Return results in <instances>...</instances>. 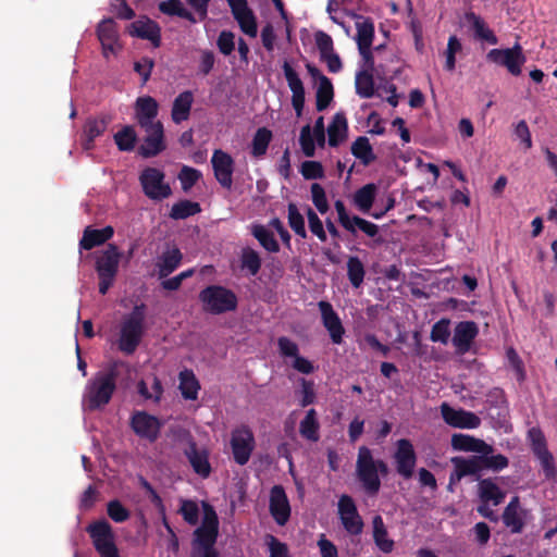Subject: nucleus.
<instances>
[{
	"mask_svg": "<svg viewBox=\"0 0 557 557\" xmlns=\"http://www.w3.org/2000/svg\"><path fill=\"white\" fill-rule=\"evenodd\" d=\"M123 364H125L123 361H112L104 370L98 371L88 381L84 394V403L88 410L101 409L110 403L116 389V380L120 374L119 367Z\"/></svg>",
	"mask_w": 557,
	"mask_h": 557,
	"instance_id": "nucleus-1",
	"label": "nucleus"
},
{
	"mask_svg": "<svg viewBox=\"0 0 557 557\" xmlns=\"http://www.w3.org/2000/svg\"><path fill=\"white\" fill-rule=\"evenodd\" d=\"M146 305H136L121 324L117 348L125 355L136 351L145 332Z\"/></svg>",
	"mask_w": 557,
	"mask_h": 557,
	"instance_id": "nucleus-2",
	"label": "nucleus"
},
{
	"mask_svg": "<svg viewBox=\"0 0 557 557\" xmlns=\"http://www.w3.org/2000/svg\"><path fill=\"white\" fill-rule=\"evenodd\" d=\"M199 300L206 312L222 314L236 310L238 298L236 294L222 285H209L199 293Z\"/></svg>",
	"mask_w": 557,
	"mask_h": 557,
	"instance_id": "nucleus-3",
	"label": "nucleus"
},
{
	"mask_svg": "<svg viewBox=\"0 0 557 557\" xmlns=\"http://www.w3.org/2000/svg\"><path fill=\"white\" fill-rule=\"evenodd\" d=\"M203 517L200 527L193 533L191 549L215 548L219 536V518L214 508L202 502Z\"/></svg>",
	"mask_w": 557,
	"mask_h": 557,
	"instance_id": "nucleus-4",
	"label": "nucleus"
},
{
	"mask_svg": "<svg viewBox=\"0 0 557 557\" xmlns=\"http://www.w3.org/2000/svg\"><path fill=\"white\" fill-rule=\"evenodd\" d=\"M121 253L114 244H109L96 260V271L99 277V293L106 295L113 285L119 271Z\"/></svg>",
	"mask_w": 557,
	"mask_h": 557,
	"instance_id": "nucleus-5",
	"label": "nucleus"
},
{
	"mask_svg": "<svg viewBox=\"0 0 557 557\" xmlns=\"http://www.w3.org/2000/svg\"><path fill=\"white\" fill-rule=\"evenodd\" d=\"M356 473L367 494L374 496L380 492L381 479L377 475L376 469L374 467V458L372 451L367 446L359 447L356 462Z\"/></svg>",
	"mask_w": 557,
	"mask_h": 557,
	"instance_id": "nucleus-6",
	"label": "nucleus"
},
{
	"mask_svg": "<svg viewBox=\"0 0 557 557\" xmlns=\"http://www.w3.org/2000/svg\"><path fill=\"white\" fill-rule=\"evenodd\" d=\"M87 532L100 557H120L114 543V534L108 521L100 520L89 524Z\"/></svg>",
	"mask_w": 557,
	"mask_h": 557,
	"instance_id": "nucleus-7",
	"label": "nucleus"
},
{
	"mask_svg": "<svg viewBox=\"0 0 557 557\" xmlns=\"http://www.w3.org/2000/svg\"><path fill=\"white\" fill-rule=\"evenodd\" d=\"M164 173L157 168H146L139 175L144 194L151 200H163L172 194V189L164 182Z\"/></svg>",
	"mask_w": 557,
	"mask_h": 557,
	"instance_id": "nucleus-8",
	"label": "nucleus"
},
{
	"mask_svg": "<svg viewBox=\"0 0 557 557\" xmlns=\"http://www.w3.org/2000/svg\"><path fill=\"white\" fill-rule=\"evenodd\" d=\"M528 438L530 441L532 453L539 459L545 478H555L557 470L555 467L554 457L547 448L546 438L542 430L539 428H531L528 431Z\"/></svg>",
	"mask_w": 557,
	"mask_h": 557,
	"instance_id": "nucleus-9",
	"label": "nucleus"
},
{
	"mask_svg": "<svg viewBox=\"0 0 557 557\" xmlns=\"http://www.w3.org/2000/svg\"><path fill=\"white\" fill-rule=\"evenodd\" d=\"M486 60L505 66L511 75L519 76L521 74V66L525 62V55L522 52L521 46L517 44L512 48L491 49L486 54Z\"/></svg>",
	"mask_w": 557,
	"mask_h": 557,
	"instance_id": "nucleus-10",
	"label": "nucleus"
},
{
	"mask_svg": "<svg viewBox=\"0 0 557 557\" xmlns=\"http://www.w3.org/2000/svg\"><path fill=\"white\" fill-rule=\"evenodd\" d=\"M143 144L138 147L137 152L145 159L153 158L166 149L164 128L161 121L149 123L145 127Z\"/></svg>",
	"mask_w": 557,
	"mask_h": 557,
	"instance_id": "nucleus-11",
	"label": "nucleus"
},
{
	"mask_svg": "<svg viewBox=\"0 0 557 557\" xmlns=\"http://www.w3.org/2000/svg\"><path fill=\"white\" fill-rule=\"evenodd\" d=\"M231 448L237 465L245 466L249 461L255 448V437L248 426L244 425L232 432Z\"/></svg>",
	"mask_w": 557,
	"mask_h": 557,
	"instance_id": "nucleus-12",
	"label": "nucleus"
},
{
	"mask_svg": "<svg viewBox=\"0 0 557 557\" xmlns=\"http://www.w3.org/2000/svg\"><path fill=\"white\" fill-rule=\"evenodd\" d=\"M338 515L343 528L348 534L360 535L362 533L364 523L351 496L344 494L339 497Z\"/></svg>",
	"mask_w": 557,
	"mask_h": 557,
	"instance_id": "nucleus-13",
	"label": "nucleus"
},
{
	"mask_svg": "<svg viewBox=\"0 0 557 557\" xmlns=\"http://www.w3.org/2000/svg\"><path fill=\"white\" fill-rule=\"evenodd\" d=\"M393 458L397 473L405 480L411 479L417 465V454L412 443L407 438L398 440Z\"/></svg>",
	"mask_w": 557,
	"mask_h": 557,
	"instance_id": "nucleus-14",
	"label": "nucleus"
},
{
	"mask_svg": "<svg viewBox=\"0 0 557 557\" xmlns=\"http://www.w3.org/2000/svg\"><path fill=\"white\" fill-rule=\"evenodd\" d=\"M233 17L237 22L240 30L255 38L258 34L257 17L253 11L248 7L247 0H226Z\"/></svg>",
	"mask_w": 557,
	"mask_h": 557,
	"instance_id": "nucleus-15",
	"label": "nucleus"
},
{
	"mask_svg": "<svg viewBox=\"0 0 557 557\" xmlns=\"http://www.w3.org/2000/svg\"><path fill=\"white\" fill-rule=\"evenodd\" d=\"M111 122L112 115L108 113L87 117L83 126L81 138L83 149L87 151L92 150L95 148V139L104 134Z\"/></svg>",
	"mask_w": 557,
	"mask_h": 557,
	"instance_id": "nucleus-16",
	"label": "nucleus"
},
{
	"mask_svg": "<svg viewBox=\"0 0 557 557\" xmlns=\"http://www.w3.org/2000/svg\"><path fill=\"white\" fill-rule=\"evenodd\" d=\"M318 308L321 313V321L326 329L333 344L341 345L345 335V329L338 313L334 310L331 302L320 300Z\"/></svg>",
	"mask_w": 557,
	"mask_h": 557,
	"instance_id": "nucleus-17",
	"label": "nucleus"
},
{
	"mask_svg": "<svg viewBox=\"0 0 557 557\" xmlns=\"http://www.w3.org/2000/svg\"><path fill=\"white\" fill-rule=\"evenodd\" d=\"M131 428L136 435L153 443L160 435L161 423L146 411H135L131 418Z\"/></svg>",
	"mask_w": 557,
	"mask_h": 557,
	"instance_id": "nucleus-18",
	"label": "nucleus"
},
{
	"mask_svg": "<svg viewBox=\"0 0 557 557\" xmlns=\"http://www.w3.org/2000/svg\"><path fill=\"white\" fill-rule=\"evenodd\" d=\"M184 455L196 474L202 479L210 476L212 468L209 461V450L207 448H199L190 435L188 436Z\"/></svg>",
	"mask_w": 557,
	"mask_h": 557,
	"instance_id": "nucleus-19",
	"label": "nucleus"
},
{
	"mask_svg": "<svg viewBox=\"0 0 557 557\" xmlns=\"http://www.w3.org/2000/svg\"><path fill=\"white\" fill-rule=\"evenodd\" d=\"M442 418L448 425L457 429H476L481 425V419L472 411L455 409L447 403L441 405Z\"/></svg>",
	"mask_w": 557,
	"mask_h": 557,
	"instance_id": "nucleus-20",
	"label": "nucleus"
},
{
	"mask_svg": "<svg viewBox=\"0 0 557 557\" xmlns=\"http://www.w3.org/2000/svg\"><path fill=\"white\" fill-rule=\"evenodd\" d=\"M212 169L215 180L226 189H231L233 185L234 160L225 151L216 149L211 158Z\"/></svg>",
	"mask_w": 557,
	"mask_h": 557,
	"instance_id": "nucleus-21",
	"label": "nucleus"
},
{
	"mask_svg": "<svg viewBox=\"0 0 557 557\" xmlns=\"http://www.w3.org/2000/svg\"><path fill=\"white\" fill-rule=\"evenodd\" d=\"M128 34L132 37L149 40L154 48L161 46V27L156 21L147 16H141L131 23Z\"/></svg>",
	"mask_w": 557,
	"mask_h": 557,
	"instance_id": "nucleus-22",
	"label": "nucleus"
},
{
	"mask_svg": "<svg viewBox=\"0 0 557 557\" xmlns=\"http://www.w3.org/2000/svg\"><path fill=\"white\" fill-rule=\"evenodd\" d=\"M287 85L292 91V106L297 116H301L305 107V87L298 73L293 69L289 62L285 61L282 65Z\"/></svg>",
	"mask_w": 557,
	"mask_h": 557,
	"instance_id": "nucleus-23",
	"label": "nucleus"
},
{
	"mask_svg": "<svg viewBox=\"0 0 557 557\" xmlns=\"http://www.w3.org/2000/svg\"><path fill=\"white\" fill-rule=\"evenodd\" d=\"M270 513L278 525H285L290 517V506L282 485H274L270 491Z\"/></svg>",
	"mask_w": 557,
	"mask_h": 557,
	"instance_id": "nucleus-24",
	"label": "nucleus"
},
{
	"mask_svg": "<svg viewBox=\"0 0 557 557\" xmlns=\"http://www.w3.org/2000/svg\"><path fill=\"white\" fill-rule=\"evenodd\" d=\"M479 334V326L474 321H461L454 330L453 345L456 352L465 355L471 348V345Z\"/></svg>",
	"mask_w": 557,
	"mask_h": 557,
	"instance_id": "nucleus-25",
	"label": "nucleus"
},
{
	"mask_svg": "<svg viewBox=\"0 0 557 557\" xmlns=\"http://www.w3.org/2000/svg\"><path fill=\"white\" fill-rule=\"evenodd\" d=\"M97 37L101 44L103 55L109 57V53H114L119 41L117 25L113 18L108 17L100 21L97 26Z\"/></svg>",
	"mask_w": 557,
	"mask_h": 557,
	"instance_id": "nucleus-26",
	"label": "nucleus"
},
{
	"mask_svg": "<svg viewBox=\"0 0 557 557\" xmlns=\"http://www.w3.org/2000/svg\"><path fill=\"white\" fill-rule=\"evenodd\" d=\"M159 104L157 100L150 96L139 97L135 103V117L140 127L147 126L149 123H156Z\"/></svg>",
	"mask_w": 557,
	"mask_h": 557,
	"instance_id": "nucleus-27",
	"label": "nucleus"
},
{
	"mask_svg": "<svg viewBox=\"0 0 557 557\" xmlns=\"http://www.w3.org/2000/svg\"><path fill=\"white\" fill-rule=\"evenodd\" d=\"M451 447L454 450L476 454L493 453L494 450L493 446L486 444L483 440L461 433L451 436Z\"/></svg>",
	"mask_w": 557,
	"mask_h": 557,
	"instance_id": "nucleus-28",
	"label": "nucleus"
},
{
	"mask_svg": "<svg viewBox=\"0 0 557 557\" xmlns=\"http://www.w3.org/2000/svg\"><path fill=\"white\" fill-rule=\"evenodd\" d=\"M491 454L492 453H485L480 455H473L470 457L472 463L475 467V472L478 476H480L483 470H492L498 472L508 467L509 460L505 455Z\"/></svg>",
	"mask_w": 557,
	"mask_h": 557,
	"instance_id": "nucleus-29",
	"label": "nucleus"
},
{
	"mask_svg": "<svg viewBox=\"0 0 557 557\" xmlns=\"http://www.w3.org/2000/svg\"><path fill=\"white\" fill-rule=\"evenodd\" d=\"M182 259L183 253L177 247L163 251L156 263L158 277L163 280L172 274L180 267Z\"/></svg>",
	"mask_w": 557,
	"mask_h": 557,
	"instance_id": "nucleus-30",
	"label": "nucleus"
},
{
	"mask_svg": "<svg viewBox=\"0 0 557 557\" xmlns=\"http://www.w3.org/2000/svg\"><path fill=\"white\" fill-rule=\"evenodd\" d=\"M465 18L469 23L476 40L485 41L490 45H496L498 42L497 36L480 15L470 11L465 14Z\"/></svg>",
	"mask_w": 557,
	"mask_h": 557,
	"instance_id": "nucleus-31",
	"label": "nucleus"
},
{
	"mask_svg": "<svg viewBox=\"0 0 557 557\" xmlns=\"http://www.w3.org/2000/svg\"><path fill=\"white\" fill-rule=\"evenodd\" d=\"M194 102V95L190 90L181 92L173 101L171 117L175 124L189 119L191 106Z\"/></svg>",
	"mask_w": 557,
	"mask_h": 557,
	"instance_id": "nucleus-32",
	"label": "nucleus"
},
{
	"mask_svg": "<svg viewBox=\"0 0 557 557\" xmlns=\"http://www.w3.org/2000/svg\"><path fill=\"white\" fill-rule=\"evenodd\" d=\"M479 498L481 503H490L493 506L500 505L506 493L492 479H482L478 484Z\"/></svg>",
	"mask_w": 557,
	"mask_h": 557,
	"instance_id": "nucleus-33",
	"label": "nucleus"
},
{
	"mask_svg": "<svg viewBox=\"0 0 557 557\" xmlns=\"http://www.w3.org/2000/svg\"><path fill=\"white\" fill-rule=\"evenodd\" d=\"M113 234L114 230L112 226H106L101 230L87 227L84 231L79 246L85 250H90L99 245L104 244L113 236Z\"/></svg>",
	"mask_w": 557,
	"mask_h": 557,
	"instance_id": "nucleus-34",
	"label": "nucleus"
},
{
	"mask_svg": "<svg viewBox=\"0 0 557 557\" xmlns=\"http://www.w3.org/2000/svg\"><path fill=\"white\" fill-rule=\"evenodd\" d=\"M356 20V42L358 47H372L374 38V23L372 18L352 13Z\"/></svg>",
	"mask_w": 557,
	"mask_h": 557,
	"instance_id": "nucleus-35",
	"label": "nucleus"
},
{
	"mask_svg": "<svg viewBox=\"0 0 557 557\" xmlns=\"http://www.w3.org/2000/svg\"><path fill=\"white\" fill-rule=\"evenodd\" d=\"M373 541L377 548L384 553L389 554L393 552L395 542L388 537V532L384 524L383 518L380 515L373 517Z\"/></svg>",
	"mask_w": 557,
	"mask_h": 557,
	"instance_id": "nucleus-36",
	"label": "nucleus"
},
{
	"mask_svg": "<svg viewBox=\"0 0 557 557\" xmlns=\"http://www.w3.org/2000/svg\"><path fill=\"white\" fill-rule=\"evenodd\" d=\"M348 123L343 112L334 114L332 122L327 127L329 145L337 147L347 136Z\"/></svg>",
	"mask_w": 557,
	"mask_h": 557,
	"instance_id": "nucleus-37",
	"label": "nucleus"
},
{
	"mask_svg": "<svg viewBox=\"0 0 557 557\" xmlns=\"http://www.w3.org/2000/svg\"><path fill=\"white\" fill-rule=\"evenodd\" d=\"M377 193V187L373 183L366 184L354 194V205L362 213H369Z\"/></svg>",
	"mask_w": 557,
	"mask_h": 557,
	"instance_id": "nucleus-38",
	"label": "nucleus"
},
{
	"mask_svg": "<svg viewBox=\"0 0 557 557\" xmlns=\"http://www.w3.org/2000/svg\"><path fill=\"white\" fill-rule=\"evenodd\" d=\"M451 462L454 465V471L449 475L448 488L453 491V485L460 481L462 478L468 475H476L475 467L472 463L470 457H453Z\"/></svg>",
	"mask_w": 557,
	"mask_h": 557,
	"instance_id": "nucleus-39",
	"label": "nucleus"
},
{
	"mask_svg": "<svg viewBox=\"0 0 557 557\" xmlns=\"http://www.w3.org/2000/svg\"><path fill=\"white\" fill-rule=\"evenodd\" d=\"M119 151L131 152L135 149L138 136L133 125H124L113 135Z\"/></svg>",
	"mask_w": 557,
	"mask_h": 557,
	"instance_id": "nucleus-40",
	"label": "nucleus"
},
{
	"mask_svg": "<svg viewBox=\"0 0 557 557\" xmlns=\"http://www.w3.org/2000/svg\"><path fill=\"white\" fill-rule=\"evenodd\" d=\"M158 9L161 13L168 16H177L187 20L191 24L197 23L195 15L188 11L181 0H164L158 4Z\"/></svg>",
	"mask_w": 557,
	"mask_h": 557,
	"instance_id": "nucleus-41",
	"label": "nucleus"
},
{
	"mask_svg": "<svg viewBox=\"0 0 557 557\" xmlns=\"http://www.w3.org/2000/svg\"><path fill=\"white\" fill-rule=\"evenodd\" d=\"M251 235L259 244L269 252L275 253L280 251V244L275 239L272 231L263 224H253L251 226Z\"/></svg>",
	"mask_w": 557,
	"mask_h": 557,
	"instance_id": "nucleus-42",
	"label": "nucleus"
},
{
	"mask_svg": "<svg viewBox=\"0 0 557 557\" xmlns=\"http://www.w3.org/2000/svg\"><path fill=\"white\" fill-rule=\"evenodd\" d=\"M200 384L191 370L185 369L180 372V391L185 399H197Z\"/></svg>",
	"mask_w": 557,
	"mask_h": 557,
	"instance_id": "nucleus-43",
	"label": "nucleus"
},
{
	"mask_svg": "<svg viewBox=\"0 0 557 557\" xmlns=\"http://www.w3.org/2000/svg\"><path fill=\"white\" fill-rule=\"evenodd\" d=\"M320 423L317 418L315 409H309L305 418L300 421L299 433L300 435L311 442L319 441Z\"/></svg>",
	"mask_w": 557,
	"mask_h": 557,
	"instance_id": "nucleus-44",
	"label": "nucleus"
},
{
	"mask_svg": "<svg viewBox=\"0 0 557 557\" xmlns=\"http://www.w3.org/2000/svg\"><path fill=\"white\" fill-rule=\"evenodd\" d=\"M351 153L355 158L359 159L363 165L371 164L376 156L373 152V148L366 136H359L351 145Z\"/></svg>",
	"mask_w": 557,
	"mask_h": 557,
	"instance_id": "nucleus-45",
	"label": "nucleus"
},
{
	"mask_svg": "<svg viewBox=\"0 0 557 557\" xmlns=\"http://www.w3.org/2000/svg\"><path fill=\"white\" fill-rule=\"evenodd\" d=\"M334 98V88L329 77L321 78L315 92V108L319 112L329 108Z\"/></svg>",
	"mask_w": 557,
	"mask_h": 557,
	"instance_id": "nucleus-46",
	"label": "nucleus"
},
{
	"mask_svg": "<svg viewBox=\"0 0 557 557\" xmlns=\"http://www.w3.org/2000/svg\"><path fill=\"white\" fill-rule=\"evenodd\" d=\"M201 211L199 202L191 200H180L175 202L170 211V218L173 220H185Z\"/></svg>",
	"mask_w": 557,
	"mask_h": 557,
	"instance_id": "nucleus-47",
	"label": "nucleus"
},
{
	"mask_svg": "<svg viewBox=\"0 0 557 557\" xmlns=\"http://www.w3.org/2000/svg\"><path fill=\"white\" fill-rule=\"evenodd\" d=\"M372 71L362 70L356 74V92L361 98H371L374 95V79Z\"/></svg>",
	"mask_w": 557,
	"mask_h": 557,
	"instance_id": "nucleus-48",
	"label": "nucleus"
},
{
	"mask_svg": "<svg viewBox=\"0 0 557 557\" xmlns=\"http://www.w3.org/2000/svg\"><path fill=\"white\" fill-rule=\"evenodd\" d=\"M272 140V132L267 127H260L253 135L251 143V154L260 158L267 153L268 147Z\"/></svg>",
	"mask_w": 557,
	"mask_h": 557,
	"instance_id": "nucleus-49",
	"label": "nucleus"
},
{
	"mask_svg": "<svg viewBox=\"0 0 557 557\" xmlns=\"http://www.w3.org/2000/svg\"><path fill=\"white\" fill-rule=\"evenodd\" d=\"M366 276V269L362 261L356 257L351 256L347 260V277L355 288H359Z\"/></svg>",
	"mask_w": 557,
	"mask_h": 557,
	"instance_id": "nucleus-50",
	"label": "nucleus"
},
{
	"mask_svg": "<svg viewBox=\"0 0 557 557\" xmlns=\"http://www.w3.org/2000/svg\"><path fill=\"white\" fill-rule=\"evenodd\" d=\"M261 258L258 251L250 247L243 248L240 255V267L247 270L250 275L255 276L261 269Z\"/></svg>",
	"mask_w": 557,
	"mask_h": 557,
	"instance_id": "nucleus-51",
	"label": "nucleus"
},
{
	"mask_svg": "<svg viewBox=\"0 0 557 557\" xmlns=\"http://www.w3.org/2000/svg\"><path fill=\"white\" fill-rule=\"evenodd\" d=\"M351 225L355 230V234L357 233V228L363 232L370 238H373L376 244H382L383 238L380 236V227L379 225L362 219L358 215L352 216Z\"/></svg>",
	"mask_w": 557,
	"mask_h": 557,
	"instance_id": "nucleus-52",
	"label": "nucleus"
},
{
	"mask_svg": "<svg viewBox=\"0 0 557 557\" xmlns=\"http://www.w3.org/2000/svg\"><path fill=\"white\" fill-rule=\"evenodd\" d=\"M288 224L290 228L301 238H307L305 220L295 203L288 205Z\"/></svg>",
	"mask_w": 557,
	"mask_h": 557,
	"instance_id": "nucleus-53",
	"label": "nucleus"
},
{
	"mask_svg": "<svg viewBox=\"0 0 557 557\" xmlns=\"http://www.w3.org/2000/svg\"><path fill=\"white\" fill-rule=\"evenodd\" d=\"M107 513L117 523L126 521L131 516L129 510L119 499L110 500L107 504Z\"/></svg>",
	"mask_w": 557,
	"mask_h": 557,
	"instance_id": "nucleus-54",
	"label": "nucleus"
},
{
	"mask_svg": "<svg viewBox=\"0 0 557 557\" xmlns=\"http://www.w3.org/2000/svg\"><path fill=\"white\" fill-rule=\"evenodd\" d=\"M449 324L450 321L448 319H441L435 322L431 330L430 339L434 343L447 344L450 335Z\"/></svg>",
	"mask_w": 557,
	"mask_h": 557,
	"instance_id": "nucleus-55",
	"label": "nucleus"
},
{
	"mask_svg": "<svg viewBox=\"0 0 557 557\" xmlns=\"http://www.w3.org/2000/svg\"><path fill=\"white\" fill-rule=\"evenodd\" d=\"M201 177V172L197 169L184 165L178 174V180L184 191H188Z\"/></svg>",
	"mask_w": 557,
	"mask_h": 557,
	"instance_id": "nucleus-56",
	"label": "nucleus"
},
{
	"mask_svg": "<svg viewBox=\"0 0 557 557\" xmlns=\"http://www.w3.org/2000/svg\"><path fill=\"white\" fill-rule=\"evenodd\" d=\"M178 512L188 524L196 525L198 523L199 508L196 502L183 499Z\"/></svg>",
	"mask_w": 557,
	"mask_h": 557,
	"instance_id": "nucleus-57",
	"label": "nucleus"
},
{
	"mask_svg": "<svg viewBox=\"0 0 557 557\" xmlns=\"http://www.w3.org/2000/svg\"><path fill=\"white\" fill-rule=\"evenodd\" d=\"M503 523L510 530L511 533H521L524 529V520L519 511H504L502 515Z\"/></svg>",
	"mask_w": 557,
	"mask_h": 557,
	"instance_id": "nucleus-58",
	"label": "nucleus"
},
{
	"mask_svg": "<svg viewBox=\"0 0 557 557\" xmlns=\"http://www.w3.org/2000/svg\"><path fill=\"white\" fill-rule=\"evenodd\" d=\"M311 198L314 207L321 214H324L329 211L330 207L325 190L319 183H313L311 185Z\"/></svg>",
	"mask_w": 557,
	"mask_h": 557,
	"instance_id": "nucleus-59",
	"label": "nucleus"
},
{
	"mask_svg": "<svg viewBox=\"0 0 557 557\" xmlns=\"http://www.w3.org/2000/svg\"><path fill=\"white\" fill-rule=\"evenodd\" d=\"M300 173L305 180H319L324 177L323 165L319 161H304Z\"/></svg>",
	"mask_w": 557,
	"mask_h": 557,
	"instance_id": "nucleus-60",
	"label": "nucleus"
},
{
	"mask_svg": "<svg viewBox=\"0 0 557 557\" xmlns=\"http://www.w3.org/2000/svg\"><path fill=\"white\" fill-rule=\"evenodd\" d=\"M216 46L223 55H231L235 49V34L231 30H222L218 36Z\"/></svg>",
	"mask_w": 557,
	"mask_h": 557,
	"instance_id": "nucleus-61",
	"label": "nucleus"
},
{
	"mask_svg": "<svg viewBox=\"0 0 557 557\" xmlns=\"http://www.w3.org/2000/svg\"><path fill=\"white\" fill-rule=\"evenodd\" d=\"M299 143L301 150L306 157H313L315 153L314 138L311 134L310 125H306L301 128Z\"/></svg>",
	"mask_w": 557,
	"mask_h": 557,
	"instance_id": "nucleus-62",
	"label": "nucleus"
},
{
	"mask_svg": "<svg viewBox=\"0 0 557 557\" xmlns=\"http://www.w3.org/2000/svg\"><path fill=\"white\" fill-rule=\"evenodd\" d=\"M265 542L269 547L270 557H290L287 545L280 542L274 535L268 534Z\"/></svg>",
	"mask_w": 557,
	"mask_h": 557,
	"instance_id": "nucleus-63",
	"label": "nucleus"
},
{
	"mask_svg": "<svg viewBox=\"0 0 557 557\" xmlns=\"http://www.w3.org/2000/svg\"><path fill=\"white\" fill-rule=\"evenodd\" d=\"M314 37L320 58L334 52L333 39L329 34L319 30L315 33Z\"/></svg>",
	"mask_w": 557,
	"mask_h": 557,
	"instance_id": "nucleus-64",
	"label": "nucleus"
}]
</instances>
